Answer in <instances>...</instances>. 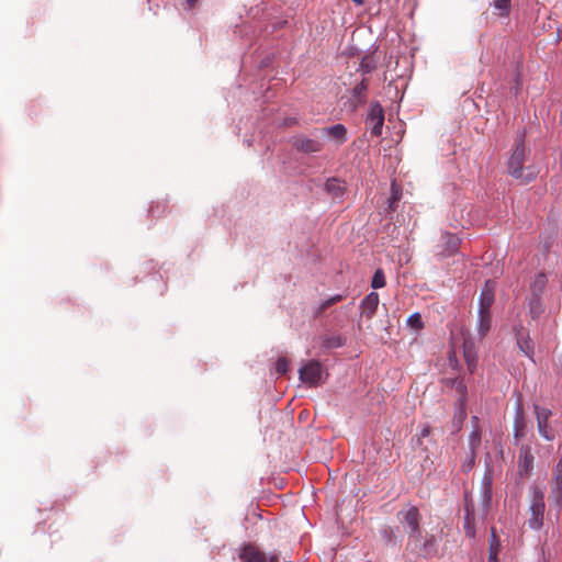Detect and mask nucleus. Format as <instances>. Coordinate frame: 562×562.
I'll use <instances>...</instances> for the list:
<instances>
[{"instance_id":"aec40b11","label":"nucleus","mask_w":562,"mask_h":562,"mask_svg":"<svg viewBox=\"0 0 562 562\" xmlns=\"http://www.w3.org/2000/svg\"><path fill=\"white\" fill-rule=\"evenodd\" d=\"M472 431L469 435V449L471 451H476L481 443V428L479 426V418L476 416H472Z\"/></svg>"},{"instance_id":"20e7f679","label":"nucleus","mask_w":562,"mask_h":562,"mask_svg":"<svg viewBox=\"0 0 562 562\" xmlns=\"http://www.w3.org/2000/svg\"><path fill=\"white\" fill-rule=\"evenodd\" d=\"M398 521L402 524L408 539L420 533L422 516L419 510L414 505H406L397 513Z\"/></svg>"},{"instance_id":"58836bf2","label":"nucleus","mask_w":562,"mask_h":562,"mask_svg":"<svg viewBox=\"0 0 562 562\" xmlns=\"http://www.w3.org/2000/svg\"><path fill=\"white\" fill-rule=\"evenodd\" d=\"M430 430H429V427H424L422 430H420V437L422 438H425L429 435Z\"/></svg>"},{"instance_id":"dca6fc26","label":"nucleus","mask_w":562,"mask_h":562,"mask_svg":"<svg viewBox=\"0 0 562 562\" xmlns=\"http://www.w3.org/2000/svg\"><path fill=\"white\" fill-rule=\"evenodd\" d=\"M525 430V414L524 407L520 400L516 403L515 418H514V436L519 438L524 436Z\"/></svg>"},{"instance_id":"f3484780","label":"nucleus","mask_w":562,"mask_h":562,"mask_svg":"<svg viewBox=\"0 0 562 562\" xmlns=\"http://www.w3.org/2000/svg\"><path fill=\"white\" fill-rule=\"evenodd\" d=\"M323 134L329 135L338 144H344L347 140V128L340 123L323 128Z\"/></svg>"},{"instance_id":"c85d7f7f","label":"nucleus","mask_w":562,"mask_h":562,"mask_svg":"<svg viewBox=\"0 0 562 562\" xmlns=\"http://www.w3.org/2000/svg\"><path fill=\"white\" fill-rule=\"evenodd\" d=\"M346 340L340 335L327 336L324 338V347L328 349L339 348L345 345Z\"/></svg>"},{"instance_id":"bb28decb","label":"nucleus","mask_w":562,"mask_h":562,"mask_svg":"<svg viewBox=\"0 0 562 562\" xmlns=\"http://www.w3.org/2000/svg\"><path fill=\"white\" fill-rule=\"evenodd\" d=\"M402 198V190L396 186L393 181L391 184V196L387 200V209L391 212H394L397 207V203Z\"/></svg>"},{"instance_id":"7ed1b4c3","label":"nucleus","mask_w":562,"mask_h":562,"mask_svg":"<svg viewBox=\"0 0 562 562\" xmlns=\"http://www.w3.org/2000/svg\"><path fill=\"white\" fill-rule=\"evenodd\" d=\"M407 548L424 559H431L438 553L437 539L434 535L418 533L408 539Z\"/></svg>"},{"instance_id":"473e14b6","label":"nucleus","mask_w":562,"mask_h":562,"mask_svg":"<svg viewBox=\"0 0 562 562\" xmlns=\"http://www.w3.org/2000/svg\"><path fill=\"white\" fill-rule=\"evenodd\" d=\"M385 285V276L382 269H376L372 280H371V286L373 289H381Z\"/></svg>"},{"instance_id":"c756f323","label":"nucleus","mask_w":562,"mask_h":562,"mask_svg":"<svg viewBox=\"0 0 562 562\" xmlns=\"http://www.w3.org/2000/svg\"><path fill=\"white\" fill-rule=\"evenodd\" d=\"M376 65L373 58L371 57H363L360 61L358 71H360L362 75H368L372 72L375 69Z\"/></svg>"},{"instance_id":"5701e85b","label":"nucleus","mask_w":562,"mask_h":562,"mask_svg":"<svg viewBox=\"0 0 562 562\" xmlns=\"http://www.w3.org/2000/svg\"><path fill=\"white\" fill-rule=\"evenodd\" d=\"M544 312V306L541 296H531L528 301V313L532 319H537Z\"/></svg>"},{"instance_id":"393cba45","label":"nucleus","mask_w":562,"mask_h":562,"mask_svg":"<svg viewBox=\"0 0 562 562\" xmlns=\"http://www.w3.org/2000/svg\"><path fill=\"white\" fill-rule=\"evenodd\" d=\"M345 299V295L342 294H335L319 303V305L315 308L314 314L315 316H319L323 314L327 308L333 306L334 304L342 301Z\"/></svg>"},{"instance_id":"423d86ee","label":"nucleus","mask_w":562,"mask_h":562,"mask_svg":"<svg viewBox=\"0 0 562 562\" xmlns=\"http://www.w3.org/2000/svg\"><path fill=\"white\" fill-rule=\"evenodd\" d=\"M366 123L371 131V135L378 137L382 134L384 124V111L379 102H372L367 114Z\"/></svg>"},{"instance_id":"ea45409f","label":"nucleus","mask_w":562,"mask_h":562,"mask_svg":"<svg viewBox=\"0 0 562 562\" xmlns=\"http://www.w3.org/2000/svg\"><path fill=\"white\" fill-rule=\"evenodd\" d=\"M267 562H278V555L272 554L270 557H267Z\"/></svg>"},{"instance_id":"4c0bfd02","label":"nucleus","mask_w":562,"mask_h":562,"mask_svg":"<svg viewBox=\"0 0 562 562\" xmlns=\"http://www.w3.org/2000/svg\"><path fill=\"white\" fill-rule=\"evenodd\" d=\"M491 499H492L491 490L488 487H485L483 491L484 514H486L488 510V507L491 505Z\"/></svg>"},{"instance_id":"37998d69","label":"nucleus","mask_w":562,"mask_h":562,"mask_svg":"<svg viewBox=\"0 0 562 562\" xmlns=\"http://www.w3.org/2000/svg\"><path fill=\"white\" fill-rule=\"evenodd\" d=\"M383 532H384L385 537H389V533L391 532V530L385 529Z\"/></svg>"},{"instance_id":"2f4dec72","label":"nucleus","mask_w":562,"mask_h":562,"mask_svg":"<svg viewBox=\"0 0 562 562\" xmlns=\"http://www.w3.org/2000/svg\"><path fill=\"white\" fill-rule=\"evenodd\" d=\"M493 7L499 11L501 16H507L510 11V0H494Z\"/></svg>"},{"instance_id":"72a5a7b5","label":"nucleus","mask_w":562,"mask_h":562,"mask_svg":"<svg viewBox=\"0 0 562 562\" xmlns=\"http://www.w3.org/2000/svg\"><path fill=\"white\" fill-rule=\"evenodd\" d=\"M537 428L543 439L548 441L554 440V434L549 429V423H537Z\"/></svg>"},{"instance_id":"a211bd4d","label":"nucleus","mask_w":562,"mask_h":562,"mask_svg":"<svg viewBox=\"0 0 562 562\" xmlns=\"http://www.w3.org/2000/svg\"><path fill=\"white\" fill-rule=\"evenodd\" d=\"M325 191L334 199H339L344 195L346 187L344 182L336 178H330L325 182Z\"/></svg>"},{"instance_id":"1a4fd4ad","label":"nucleus","mask_w":562,"mask_h":562,"mask_svg":"<svg viewBox=\"0 0 562 562\" xmlns=\"http://www.w3.org/2000/svg\"><path fill=\"white\" fill-rule=\"evenodd\" d=\"M238 558L241 562H267V555L251 543L240 548Z\"/></svg>"},{"instance_id":"b1692460","label":"nucleus","mask_w":562,"mask_h":562,"mask_svg":"<svg viewBox=\"0 0 562 562\" xmlns=\"http://www.w3.org/2000/svg\"><path fill=\"white\" fill-rule=\"evenodd\" d=\"M517 346L520 349V351L528 357L529 359L533 360V353H535V346L530 337L527 336H518L517 337Z\"/></svg>"},{"instance_id":"6ab92c4d","label":"nucleus","mask_w":562,"mask_h":562,"mask_svg":"<svg viewBox=\"0 0 562 562\" xmlns=\"http://www.w3.org/2000/svg\"><path fill=\"white\" fill-rule=\"evenodd\" d=\"M467 418L465 402L463 397L458 400L456 405L454 415L452 418V425L456 431H459L462 427L464 419Z\"/></svg>"},{"instance_id":"a19ab883","label":"nucleus","mask_w":562,"mask_h":562,"mask_svg":"<svg viewBox=\"0 0 562 562\" xmlns=\"http://www.w3.org/2000/svg\"><path fill=\"white\" fill-rule=\"evenodd\" d=\"M357 5H363L364 0H352Z\"/></svg>"},{"instance_id":"f257e3e1","label":"nucleus","mask_w":562,"mask_h":562,"mask_svg":"<svg viewBox=\"0 0 562 562\" xmlns=\"http://www.w3.org/2000/svg\"><path fill=\"white\" fill-rule=\"evenodd\" d=\"M526 154L527 149L525 144V133H521L515 139L506 166L508 175L515 178L516 180H519L520 183L524 184L533 181L539 173V170L533 165L525 167Z\"/></svg>"},{"instance_id":"4468645a","label":"nucleus","mask_w":562,"mask_h":562,"mask_svg":"<svg viewBox=\"0 0 562 562\" xmlns=\"http://www.w3.org/2000/svg\"><path fill=\"white\" fill-rule=\"evenodd\" d=\"M533 464V456L529 447H521L518 460V472L520 475L527 474Z\"/></svg>"},{"instance_id":"7c9ffc66","label":"nucleus","mask_w":562,"mask_h":562,"mask_svg":"<svg viewBox=\"0 0 562 562\" xmlns=\"http://www.w3.org/2000/svg\"><path fill=\"white\" fill-rule=\"evenodd\" d=\"M533 407L537 423H549L552 412L549 408L541 407L539 405H535Z\"/></svg>"},{"instance_id":"9b49d317","label":"nucleus","mask_w":562,"mask_h":562,"mask_svg":"<svg viewBox=\"0 0 562 562\" xmlns=\"http://www.w3.org/2000/svg\"><path fill=\"white\" fill-rule=\"evenodd\" d=\"M464 532L468 537H475V513H474V504L472 499L465 497L464 504Z\"/></svg>"},{"instance_id":"2eb2a0df","label":"nucleus","mask_w":562,"mask_h":562,"mask_svg":"<svg viewBox=\"0 0 562 562\" xmlns=\"http://www.w3.org/2000/svg\"><path fill=\"white\" fill-rule=\"evenodd\" d=\"M492 326L491 311H477L476 329L480 338L487 335Z\"/></svg>"},{"instance_id":"cd10ccee","label":"nucleus","mask_w":562,"mask_h":562,"mask_svg":"<svg viewBox=\"0 0 562 562\" xmlns=\"http://www.w3.org/2000/svg\"><path fill=\"white\" fill-rule=\"evenodd\" d=\"M498 551H499V541H498V539L495 535V531L493 529L492 533H491V539H490L488 562H498V560H497Z\"/></svg>"},{"instance_id":"ddd939ff","label":"nucleus","mask_w":562,"mask_h":562,"mask_svg":"<svg viewBox=\"0 0 562 562\" xmlns=\"http://www.w3.org/2000/svg\"><path fill=\"white\" fill-rule=\"evenodd\" d=\"M551 496L560 504L562 502V460H560L553 472L551 480Z\"/></svg>"},{"instance_id":"39448f33","label":"nucleus","mask_w":562,"mask_h":562,"mask_svg":"<svg viewBox=\"0 0 562 562\" xmlns=\"http://www.w3.org/2000/svg\"><path fill=\"white\" fill-rule=\"evenodd\" d=\"M324 369L317 360H311L299 370V378L302 383L315 387L324 382Z\"/></svg>"},{"instance_id":"f03ea898","label":"nucleus","mask_w":562,"mask_h":562,"mask_svg":"<svg viewBox=\"0 0 562 562\" xmlns=\"http://www.w3.org/2000/svg\"><path fill=\"white\" fill-rule=\"evenodd\" d=\"M544 509V491L541 487L532 486L530 488V517L527 520L530 529L539 530L543 526Z\"/></svg>"},{"instance_id":"4be33fe9","label":"nucleus","mask_w":562,"mask_h":562,"mask_svg":"<svg viewBox=\"0 0 562 562\" xmlns=\"http://www.w3.org/2000/svg\"><path fill=\"white\" fill-rule=\"evenodd\" d=\"M441 239H442L445 251H446L447 256H451L458 251L459 245H460V238L457 235L451 234V233H445V234H442Z\"/></svg>"},{"instance_id":"9d476101","label":"nucleus","mask_w":562,"mask_h":562,"mask_svg":"<svg viewBox=\"0 0 562 562\" xmlns=\"http://www.w3.org/2000/svg\"><path fill=\"white\" fill-rule=\"evenodd\" d=\"M380 297L376 292H370L360 303L361 316L371 319L379 306Z\"/></svg>"},{"instance_id":"f704fd0d","label":"nucleus","mask_w":562,"mask_h":562,"mask_svg":"<svg viewBox=\"0 0 562 562\" xmlns=\"http://www.w3.org/2000/svg\"><path fill=\"white\" fill-rule=\"evenodd\" d=\"M407 325L416 330L424 327V323L419 313H414L407 318Z\"/></svg>"},{"instance_id":"0eeeda50","label":"nucleus","mask_w":562,"mask_h":562,"mask_svg":"<svg viewBox=\"0 0 562 562\" xmlns=\"http://www.w3.org/2000/svg\"><path fill=\"white\" fill-rule=\"evenodd\" d=\"M292 146L304 154H315L323 150V143L315 138H310L306 135L300 134L292 137Z\"/></svg>"},{"instance_id":"79ce46f5","label":"nucleus","mask_w":562,"mask_h":562,"mask_svg":"<svg viewBox=\"0 0 562 562\" xmlns=\"http://www.w3.org/2000/svg\"><path fill=\"white\" fill-rule=\"evenodd\" d=\"M190 5H193L196 0H187Z\"/></svg>"},{"instance_id":"c9c22d12","label":"nucleus","mask_w":562,"mask_h":562,"mask_svg":"<svg viewBox=\"0 0 562 562\" xmlns=\"http://www.w3.org/2000/svg\"><path fill=\"white\" fill-rule=\"evenodd\" d=\"M475 453L476 451H471L469 452V454L467 456L463 464H462V470L464 472H469L472 470L474 463H475Z\"/></svg>"},{"instance_id":"e433bc0d","label":"nucleus","mask_w":562,"mask_h":562,"mask_svg":"<svg viewBox=\"0 0 562 562\" xmlns=\"http://www.w3.org/2000/svg\"><path fill=\"white\" fill-rule=\"evenodd\" d=\"M288 368H289V362L285 358H279L277 363H276V371L282 375L284 373H286L288 371Z\"/></svg>"},{"instance_id":"a878e982","label":"nucleus","mask_w":562,"mask_h":562,"mask_svg":"<svg viewBox=\"0 0 562 562\" xmlns=\"http://www.w3.org/2000/svg\"><path fill=\"white\" fill-rule=\"evenodd\" d=\"M547 285V277L544 273H539L531 284V296H542Z\"/></svg>"},{"instance_id":"6e6552de","label":"nucleus","mask_w":562,"mask_h":562,"mask_svg":"<svg viewBox=\"0 0 562 562\" xmlns=\"http://www.w3.org/2000/svg\"><path fill=\"white\" fill-rule=\"evenodd\" d=\"M495 282L492 280H487L482 288L480 297H479V308L477 311H491V307L494 303L495 299Z\"/></svg>"},{"instance_id":"412c9836","label":"nucleus","mask_w":562,"mask_h":562,"mask_svg":"<svg viewBox=\"0 0 562 562\" xmlns=\"http://www.w3.org/2000/svg\"><path fill=\"white\" fill-rule=\"evenodd\" d=\"M463 355L469 370L472 371L476 367L477 355L474 344L468 339L463 342Z\"/></svg>"},{"instance_id":"f8f14e48","label":"nucleus","mask_w":562,"mask_h":562,"mask_svg":"<svg viewBox=\"0 0 562 562\" xmlns=\"http://www.w3.org/2000/svg\"><path fill=\"white\" fill-rule=\"evenodd\" d=\"M369 88L368 80L363 78L353 89L352 97L350 100V104L353 110H357L359 106L363 105L367 101V91Z\"/></svg>"}]
</instances>
